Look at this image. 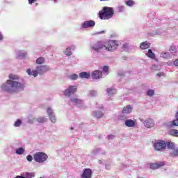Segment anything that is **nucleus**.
<instances>
[{
    "label": "nucleus",
    "instance_id": "36",
    "mask_svg": "<svg viewBox=\"0 0 178 178\" xmlns=\"http://www.w3.org/2000/svg\"><path fill=\"white\" fill-rule=\"evenodd\" d=\"M47 113H48L49 116H51L52 115H54V111L51 108H48Z\"/></svg>",
    "mask_w": 178,
    "mask_h": 178
},
{
    "label": "nucleus",
    "instance_id": "25",
    "mask_svg": "<svg viewBox=\"0 0 178 178\" xmlns=\"http://www.w3.org/2000/svg\"><path fill=\"white\" fill-rule=\"evenodd\" d=\"M167 147L169 148V149H175V143L172 142L167 143Z\"/></svg>",
    "mask_w": 178,
    "mask_h": 178
},
{
    "label": "nucleus",
    "instance_id": "43",
    "mask_svg": "<svg viewBox=\"0 0 178 178\" xmlns=\"http://www.w3.org/2000/svg\"><path fill=\"white\" fill-rule=\"evenodd\" d=\"M124 8L123 6H118V12H123Z\"/></svg>",
    "mask_w": 178,
    "mask_h": 178
},
{
    "label": "nucleus",
    "instance_id": "6",
    "mask_svg": "<svg viewBox=\"0 0 178 178\" xmlns=\"http://www.w3.org/2000/svg\"><path fill=\"white\" fill-rule=\"evenodd\" d=\"M91 48H92V49H93V51H95L96 52H99V51H102V49H106V45H105V44H104L103 42L99 41V42H96L95 44H94L91 47Z\"/></svg>",
    "mask_w": 178,
    "mask_h": 178
},
{
    "label": "nucleus",
    "instance_id": "30",
    "mask_svg": "<svg viewBox=\"0 0 178 178\" xmlns=\"http://www.w3.org/2000/svg\"><path fill=\"white\" fill-rule=\"evenodd\" d=\"M49 118L52 123H55L56 122V117H55L54 115H49Z\"/></svg>",
    "mask_w": 178,
    "mask_h": 178
},
{
    "label": "nucleus",
    "instance_id": "17",
    "mask_svg": "<svg viewBox=\"0 0 178 178\" xmlns=\"http://www.w3.org/2000/svg\"><path fill=\"white\" fill-rule=\"evenodd\" d=\"M133 111L131 106L127 105L126 107H124L122 109V113H130Z\"/></svg>",
    "mask_w": 178,
    "mask_h": 178
},
{
    "label": "nucleus",
    "instance_id": "11",
    "mask_svg": "<svg viewBox=\"0 0 178 178\" xmlns=\"http://www.w3.org/2000/svg\"><path fill=\"white\" fill-rule=\"evenodd\" d=\"M154 124L155 123L154 122V120L151 118H148L144 122V126H145V127H147V129H151V127H154Z\"/></svg>",
    "mask_w": 178,
    "mask_h": 178
},
{
    "label": "nucleus",
    "instance_id": "5",
    "mask_svg": "<svg viewBox=\"0 0 178 178\" xmlns=\"http://www.w3.org/2000/svg\"><path fill=\"white\" fill-rule=\"evenodd\" d=\"M106 45V49L110 52L116 51L118 47H119V41L118 40H108Z\"/></svg>",
    "mask_w": 178,
    "mask_h": 178
},
{
    "label": "nucleus",
    "instance_id": "21",
    "mask_svg": "<svg viewBox=\"0 0 178 178\" xmlns=\"http://www.w3.org/2000/svg\"><path fill=\"white\" fill-rule=\"evenodd\" d=\"M169 135L172 136V137H178V130L177 129L170 130Z\"/></svg>",
    "mask_w": 178,
    "mask_h": 178
},
{
    "label": "nucleus",
    "instance_id": "12",
    "mask_svg": "<svg viewBox=\"0 0 178 178\" xmlns=\"http://www.w3.org/2000/svg\"><path fill=\"white\" fill-rule=\"evenodd\" d=\"M92 77L95 80H98V79H101L102 77V72L99 70H95L92 73Z\"/></svg>",
    "mask_w": 178,
    "mask_h": 178
},
{
    "label": "nucleus",
    "instance_id": "38",
    "mask_svg": "<svg viewBox=\"0 0 178 178\" xmlns=\"http://www.w3.org/2000/svg\"><path fill=\"white\" fill-rule=\"evenodd\" d=\"M108 70H109V67H108V66L104 67L103 72H104V73H106V74H108Z\"/></svg>",
    "mask_w": 178,
    "mask_h": 178
},
{
    "label": "nucleus",
    "instance_id": "27",
    "mask_svg": "<svg viewBox=\"0 0 178 178\" xmlns=\"http://www.w3.org/2000/svg\"><path fill=\"white\" fill-rule=\"evenodd\" d=\"M64 53L67 56H70V55H72V50L70 48L67 47Z\"/></svg>",
    "mask_w": 178,
    "mask_h": 178
},
{
    "label": "nucleus",
    "instance_id": "45",
    "mask_svg": "<svg viewBox=\"0 0 178 178\" xmlns=\"http://www.w3.org/2000/svg\"><path fill=\"white\" fill-rule=\"evenodd\" d=\"M15 178H26V177H23V175H18V176H17Z\"/></svg>",
    "mask_w": 178,
    "mask_h": 178
},
{
    "label": "nucleus",
    "instance_id": "2",
    "mask_svg": "<svg viewBox=\"0 0 178 178\" xmlns=\"http://www.w3.org/2000/svg\"><path fill=\"white\" fill-rule=\"evenodd\" d=\"M115 15V10L112 7H103L98 13V16L102 20H109Z\"/></svg>",
    "mask_w": 178,
    "mask_h": 178
},
{
    "label": "nucleus",
    "instance_id": "10",
    "mask_svg": "<svg viewBox=\"0 0 178 178\" xmlns=\"http://www.w3.org/2000/svg\"><path fill=\"white\" fill-rule=\"evenodd\" d=\"M95 26V22L92 20L85 21L82 24L83 29H88V27H94Z\"/></svg>",
    "mask_w": 178,
    "mask_h": 178
},
{
    "label": "nucleus",
    "instance_id": "46",
    "mask_svg": "<svg viewBox=\"0 0 178 178\" xmlns=\"http://www.w3.org/2000/svg\"><path fill=\"white\" fill-rule=\"evenodd\" d=\"M3 36H2V34L0 33V41H1V40H3Z\"/></svg>",
    "mask_w": 178,
    "mask_h": 178
},
{
    "label": "nucleus",
    "instance_id": "26",
    "mask_svg": "<svg viewBox=\"0 0 178 178\" xmlns=\"http://www.w3.org/2000/svg\"><path fill=\"white\" fill-rule=\"evenodd\" d=\"M169 51L171 52V54H176V52H177V49H176L175 46H171Z\"/></svg>",
    "mask_w": 178,
    "mask_h": 178
},
{
    "label": "nucleus",
    "instance_id": "7",
    "mask_svg": "<svg viewBox=\"0 0 178 178\" xmlns=\"http://www.w3.org/2000/svg\"><path fill=\"white\" fill-rule=\"evenodd\" d=\"M76 91H77L76 86H70L69 87V88H67V90H65L64 91V95L66 97H70V95H72V94H74L75 92H76Z\"/></svg>",
    "mask_w": 178,
    "mask_h": 178
},
{
    "label": "nucleus",
    "instance_id": "4",
    "mask_svg": "<svg viewBox=\"0 0 178 178\" xmlns=\"http://www.w3.org/2000/svg\"><path fill=\"white\" fill-rule=\"evenodd\" d=\"M33 159L35 162L42 163L48 159V155L44 152H37L33 154Z\"/></svg>",
    "mask_w": 178,
    "mask_h": 178
},
{
    "label": "nucleus",
    "instance_id": "14",
    "mask_svg": "<svg viewBox=\"0 0 178 178\" xmlns=\"http://www.w3.org/2000/svg\"><path fill=\"white\" fill-rule=\"evenodd\" d=\"M21 175L23 176V177H25V178H33V177H35V172H26L22 173Z\"/></svg>",
    "mask_w": 178,
    "mask_h": 178
},
{
    "label": "nucleus",
    "instance_id": "33",
    "mask_svg": "<svg viewBox=\"0 0 178 178\" xmlns=\"http://www.w3.org/2000/svg\"><path fill=\"white\" fill-rule=\"evenodd\" d=\"M22 124V120H17L15 122V124H14V126L15 127H19V126Z\"/></svg>",
    "mask_w": 178,
    "mask_h": 178
},
{
    "label": "nucleus",
    "instance_id": "48",
    "mask_svg": "<svg viewBox=\"0 0 178 178\" xmlns=\"http://www.w3.org/2000/svg\"><path fill=\"white\" fill-rule=\"evenodd\" d=\"M100 1H109V0H100Z\"/></svg>",
    "mask_w": 178,
    "mask_h": 178
},
{
    "label": "nucleus",
    "instance_id": "8",
    "mask_svg": "<svg viewBox=\"0 0 178 178\" xmlns=\"http://www.w3.org/2000/svg\"><path fill=\"white\" fill-rule=\"evenodd\" d=\"M154 147L156 151H162V149H165L166 148V143L165 141L160 140L154 145Z\"/></svg>",
    "mask_w": 178,
    "mask_h": 178
},
{
    "label": "nucleus",
    "instance_id": "9",
    "mask_svg": "<svg viewBox=\"0 0 178 178\" xmlns=\"http://www.w3.org/2000/svg\"><path fill=\"white\" fill-rule=\"evenodd\" d=\"M81 178H91L92 177V171L90 168H86L81 175Z\"/></svg>",
    "mask_w": 178,
    "mask_h": 178
},
{
    "label": "nucleus",
    "instance_id": "44",
    "mask_svg": "<svg viewBox=\"0 0 178 178\" xmlns=\"http://www.w3.org/2000/svg\"><path fill=\"white\" fill-rule=\"evenodd\" d=\"M173 63L175 66H178V59L175 60Z\"/></svg>",
    "mask_w": 178,
    "mask_h": 178
},
{
    "label": "nucleus",
    "instance_id": "34",
    "mask_svg": "<svg viewBox=\"0 0 178 178\" xmlns=\"http://www.w3.org/2000/svg\"><path fill=\"white\" fill-rule=\"evenodd\" d=\"M126 5H127V6H133V5H134V1L133 0H128L126 2Z\"/></svg>",
    "mask_w": 178,
    "mask_h": 178
},
{
    "label": "nucleus",
    "instance_id": "13",
    "mask_svg": "<svg viewBox=\"0 0 178 178\" xmlns=\"http://www.w3.org/2000/svg\"><path fill=\"white\" fill-rule=\"evenodd\" d=\"M163 166H165V163H163V162L154 163L150 164V168L153 170L159 169L160 168H162Z\"/></svg>",
    "mask_w": 178,
    "mask_h": 178
},
{
    "label": "nucleus",
    "instance_id": "20",
    "mask_svg": "<svg viewBox=\"0 0 178 178\" xmlns=\"http://www.w3.org/2000/svg\"><path fill=\"white\" fill-rule=\"evenodd\" d=\"M147 56H148V58H150L151 59H155V54H154V52H152V50H151V49H148V52L146 54Z\"/></svg>",
    "mask_w": 178,
    "mask_h": 178
},
{
    "label": "nucleus",
    "instance_id": "3",
    "mask_svg": "<svg viewBox=\"0 0 178 178\" xmlns=\"http://www.w3.org/2000/svg\"><path fill=\"white\" fill-rule=\"evenodd\" d=\"M49 70V67L47 65H41L36 67V70H33L31 72V70L28 69L26 72L29 76H33V77H37L38 74H44V73H47Z\"/></svg>",
    "mask_w": 178,
    "mask_h": 178
},
{
    "label": "nucleus",
    "instance_id": "42",
    "mask_svg": "<svg viewBox=\"0 0 178 178\" xmlns=\"http://www.w3.org/2000/svg\"><path fill=\"white\" fill-rule=\"evenodd\" d=\"M37 2V0H29V5H33V3H35Z\"/></svg>",
    "mask_w": 178,
    "mask_h": 178
},
{
    "label": "nucleus",
    "instance_id": "41",
    "mask_svg": "<svg viewBox=\"0 0 178 178\" xmlns=\"http://www.w3.org/2000/svg\"><path fill=\"white\" fill-rule=\"evenodd\" d=\"M156 76H158L159 77H162L165 76V74L163 72H159L156 74Z\"/></svg>",
    "mask_w": 178,
    "mask_h": 178
},
{
    "label": "nucleus",
    "instance_id": "18",
    "mask_svg": "<svg viewBox=\"0 0 178 178\" xmlns=\"http://www.w3.org/2000/svg\"><path fill=\"white\" fill-rule=\"evenodd\" d=\"M140 48L142 49H148L149 48V43L147 41L140 43Z\"/></svg>",
    "mask_w": 178,
    "mask_h": 178
},
{
    "label": "nucleus",
    "instance_id": "29",
    "mask_svg": "<svg viewBox=\"0 0 178 178\" xmlns=\"http://www.w3.org/2000/svg\"><path fill=\"white\" fill-rule=\"evenodd\" d=\"M154 94H155V90H149L147 92V95H148V97H152Z\"/></svg>",
    "mask_w": 178,
    "mask_h": 178
},
{
    "label": "nucleus",
    "instance_id": "49",
    "mask_svg": "<svg viewBox=\"0 0 178 178\" xmlns=\"http://www.w3.org/2000/svg\"><path fill=\"white\" fill-rule=\"evenodd\" d=\"M123 47H126V44H123Z\"/></svg>",
    "mask_w": 178,
    "mask_h": 178
},
{
    "label": "nucleus",
    "instance_id": "47",
    "mask_svg": "<svg viewBox=\"0 0 178 178\" xmlns=\"http://www.w3.org/2000/svg\"><path fill=\"white\" fill-rule=\"evenodd\" d=\"M175 118H176V119H178V111L176 113Z\"/></svg>",
    "mask_w": 178,
    "mask_h": 178
},
{
    "label": "nucleus",
    "instance_id": "37",
    "mask_svg": "<svg viewBox=\"0 0 178 178\" xmlns=\"http://www.w3.org/2000/svg\"><path fill=\"white\" fill-rule=\"evenodd\" d=\"M171 124L172 125V126H178V119L177 118L176 120H172V122H171Z\"/></svg>",
    "mask_w": 178,
    "mask_h": 178
},
{
    "label": "nucleus",
    "instance_id": "22",
    "mask_svg": "<svg viewBox=\"0 0 178 178\" xmlns=\"http://www.w3.org/2000/svg\"><path fill=\"white\" fill-rule=\"evenodd\" d=\"M107 94L109 97H112L114 94H116V89L108 88Z\"/></svg>",
    "mask_w": 178,
    "mask_h": 178
},
{
    "label": "nucleus",
    "instance_id": "31",
    "mask_svg": "<svg viewBox=\"0 0 178 178\" xmlns=\"http://www.w3.org/2000/svg\"><path fill=\"white\" fill-rule=\"evenodd\" d=\"M171 156H178V148L175 149L171 153Z\"/></svg>",
    "mask_w": 178,
    "mask_h": 178
},
{
    "label": "nucleus",
    "instance_id": "32",
    "mask_svg": "<svg viewBox=\"0 0 178 178\" xmlns=\"http://www.w3.org/2000/svg\"><path fill=\"white\" fill-rule=\"evenodd\" d=\"M70 79H71V80H77V79H79V75L76 74H73L70 76Z\"/></svg>",
    "mask_w": 178,
    "mask_h": 178
},
{
    "label": "nucleus",
    "instance_id": "23",
    "mask_svg": "<svg viewBox=\"0 0 178 178\" xmlns=\"http://www.w3.org/2000/svg\"><path fill=\"white\" fill-rule=\"evenodd\" d=\"M44 62H45V58L44 57H39L36 60L37 65H42V63H44Z\"/></svg>",
    "mask_w": 178,
    "mask_h": 178
},
{
    "label": "nucleus",
    "instance_id": "40",
    "mask_svg": "<svg viewBox=\"0 0 178 178\" xmlns=\"http://www.w3.org/2000/svg\"><path fill=\"white\" fill-rule=\"evenodd\" d=\"M72 102H74L75 104H77V102H80V99L77 98H74L71 99Z\"/></svg>",
    "mask_w": 178,
    "mask_h": 178
},
{
    "label": "nucleus",
    "instance_id": "39",
    "mask_svg": "<svg viewBox=\"0 0 178 178\" xmlns=\"http://www.w3.org/2000/svg\"><path fill=\"white\" fill-rule=\"evenodd\" d=\"M26 159H27V161H29V162H31V161H33V156H31V155H28V156H26Z\"/></svg>",
    "mask_w": 178,
    "mask_h": 178
},
{
    "label": "nucleus",
    "instance_id": "28",
    "mask_svg": "<svg viewBox=\"0 0 178 178\" xmlns=\"http://www.w3.org/2000/svg\"><path fill=\"white\" fill-rule=\"evenodd\" d=\"M161 56L165 59H169V58H170V54L169 53H163L161 54Z\"/></svg>",
    "mask_w": 178,
    "mask_h": 178
},
{
    "label": "nucleus",
    "instance_id": "35",
    "mask_svg": "<svg viewBox=\"0 0 178 178\" xmlns=\"http://www.w3.org/2000/svg\"><path fill=\"white\" fill-rule=\"evenodd\" d=\"M37 122H38L39 123H44V122H45V117H40L38 118Z\"/></svg>",
    "mask_w": 178,
    "mask_h": 178
},
{
    "label": "nucleus",
    "instance_id": "15",
    "mask_svg": "<svg viewBox=\"0 0 178 178\" xmlns=\"http://www.w3.org/2000/svg\"><path fill=\"white\" fill-rule=\"evenodd\" d=\"M124 124L127 127H134V126H136V122L133 120H126Z\"/></svg>",
    "mask_w": 178,
    "mask_h": 178
},
{
    "label": "nucleus",
    "instance_id": "19",
    "mask_svg": "<svg viewBox=\"0 0 178 178\" xmlns=\"http://www.w3.org/2000/svg\"><path fill=\"white\" fill-rule=\"evenodd\" d=\"M93 116H95V118H97V119H101V118L104 116V113L102 111H95L93 113Z\"/></svg>",
    "mask_w": 178,
    "mask_h": 178
},
{
    "label": "nucleus",
    "instance_id": "1",
    "mask_svg": "<svg viewBox=\"0 0 178 178\" xmlns=\"http://www.w3.org/2000/svg\"><path fill=\"white\" fill-rule=\"evenodd\" d=\"M8 79L6 81V84L3 83L1 86V88L3 91L9 92L10 94H14V92H19L20 90L24 88V85L22 83L13 80H19L20 76L19 75L10 74L8 76Z\"/></svg>",
    "mask_w": 178,
    "mask_h": 178
},
{
    "label": "nucleus",
    "instance_id": "24",
    "mask_svg": "<svg viewBox=\"0 0 178 178\" xmlns=\"http://www.w3.org/2000/svg\"><path fill=\"white\" fill-rule=\"evenodd\" d=\"M16 154L17 155H22V154H24V149L23 147H19L17 149Z\"/></svg>",
    "mask_w": 178,
    "mask_h": 178
},
{
    "label": "nucleus",
    "instance_id": "16",
    "mask_svg": "<svg viewBox=\"0 0 178 178\" xmlns=\"http://www.w3.org/2000/svg\"><path fill=\"white\" fill-rule=\"evenodd\" d=\"M79 77L81 79H90V77H91V74L90 72H82L79 73Z\"/></svg>",
    "mask_w": 178,
    "mask_h": 178
}]
</instances>
